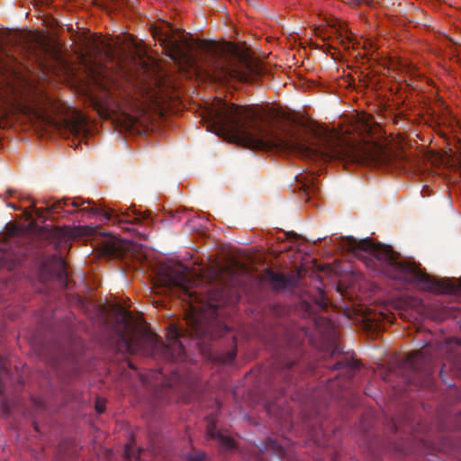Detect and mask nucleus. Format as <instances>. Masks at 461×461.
Masks as SVG:
<instances>
[{
    "label": "nucleus",
    "instance_id": "nucleus-18",
    "mask_svg": "<svg viewBox=\"0 0 461 461\" xmlns=\"http://www.w3.org/2000/svg\"><path fill=\"white\" fill-rule=\"evenodd\" d=\"M428 288H429V289H431V290H433V291H435V292H443V290H441L440 288L436 287V286H434V285H432V286H428Z\"/></svg>",
    "mask_w": 461,
    "mask_h": 461
},
{
    "label": "nucleus",
    "instance_id": "nucleus-20",
    "mask_svg": "<svg viewBox=\"0 0 461 461\" xmlns=\"http://www.w3.org/2000/svg\"><path fill=\"white\" fill-rule=\"evenodd\" d=\"M208 306H209V307H211V308H214V307H216L217 305H216V304H214V303H208Z\"/></svg>",
    "mask_w": 461,
    "mask_h": 461
},
{
    "label": "nucleus",
    "instance_id": "nucleus-5",
    "mask_svg": "<svg viewBox=\"0 0 461 461\" xmlns=\"http://www.w3.org/2000/svg\"><path fill=\"white\" fill-rule=\"evenodd\" d=\"M353 253L359 257L362 251H366L375 257L378 260L393 264L397 261L396 254L391 247L375 244L371 240H362L353 247Z\"/></svg>",
    "mask_w": 461,
    "mask_h": 461
},
{
    "label": "nucleus",
    "instance_id": "nucleus-8",
    "mask_svg": "<svg viewBox=\"0 0 461 461\" xmlns=\"http://www.w3.org/2000/svg\"><path fill=\"white\" fill-rule=\"evenodd\" d=\"M21 112L32 121H47L49 119L47 109L39 103L23 105Z\"/></svg>",
    "mask_w": 461,
    "mask_h": 461
},
{
    "label": "nucleus",
    "instance_id": "nucleus-14",
    "mask_svg": "<svg viewBox=\"0 0 461 461\" xmlns=\"http://www.w3.org/2000/svg\"><path fill=\"white\" fill-rule=\"evenodd\" d=\"M93 45H94L95 50L97 52L108 51L106 50V44L104 43V40H102L99 37L96 40H95V41L93 42Z\"/></svg>",
    "mask_w": 461,
    "mask_h": 461
},
{
    "label": "nucleus",
    "instance_id": "nucleus-16",
    "mask_svg": "<svg viewBox=\"0 0 461 461\" xmlns=\"http://www.w3.org/2000/svg\"><path fill=\"white\" fill-rule=\"evenodd\" d=\"M95 410L97 412H103L104 411V403L102 402H97L95 404Z\"/></svg>",
    "mask_w": 461,
    "mask_h": 461
},
{
    "label": "nucleus",
    "instance_id": "nucleus-4",
    "mask_svg": "<svg viewBox=\"0 0 461 461\" xmlns=\"http://www.w3.org/2000/svg\"><path fill=\"white\" fill-rule=\"evenodd\" d=\"M117 315L124 326V332L122 335V347L129 353H135L142 350L144 346L156 347L158 338L155 334L145 331L142 323L135 320L125 309L119 307Z\"/></svg>",
    "mask_w": 461,
    "mask_h": 461
},
{
    "label": "nucleus",
    "instance_id": "nucleus-19",
    "mask_svg": "<svg viewBox=\"0 0 461 461\" xmlns=\"http://www.w3.org/2000/svg\"><path fill=\"white\" fill-rule=\"evenodd\" d=\"M345 3H348L350 5H356L357 4V0H342Z\"/></svg>",
    "mask_w": 461,
    "mask_h": 461
},
{
    "label": "nucleus",
    "instance_id": "nucleus-1",
    "mask_svg": "<svg viewBox=\"0 0 461 461\" xmlns=\"http://www.w3.org/2000/svg\"><path fill=\"white\" fill-rule=\"evenodd\" d=\"M207 128L217 135L228 136L249 149L276 148L315 158L339 159L357 162L385 163L387 149L375 141L366 140L364 133L372 131V117H358L354 131H329L317 122H311L303 131L278 132L255 119L244 106H235L221 99L214 100L206 108Z\"/></svg>",
    "mask_w": 461,
    "mask_h": 461
},
{
    "label": "nucleus",
    "instance_id": "nucleus-15",
    "mask_svg": "<svg viewBox=\"0 0 461 461\" xmlns=\"http://www.w3.org/2000/svg\"><path fill=\"white\" fill-rule=\"evenodd\" d=\"M68 201H58L54 203L51 206H48L47 209L51 212H59V209H62L63 206L67 205Z\"/></svg>",
    "mask_w": 461,
    "mask_h": 461
},
{
    "label": "nucleus",
    "instance_id": "nucleus-17",
    "mask_svg": "<svg viewBox=\"0 0 461 461\" xmlns=\"http://www.w3.org/2000/svg\"><path fill=\"white\" fill-rule=\"evenodd\" d=\"M80 130H81V122H77V124H75L72 127V131H73V132H79Z\"/></svg>",
    "mask_w": 461,
    "mask_h": 461
},
{
    "label": "nucleus",
    "instance_id": "nucleus-3",
    "mask_svg": "<svg viewBox=\"0 0 461 461\" xmlns=\"http://www.w3.org/2000/svg\"><path fill=\"white\" fill-rule=\"evenodd\" d=\"M160 282L166 286L178 287L180 298L189 304V310L185 314L186 322L193 328L198 327L205 315V303L203 300L191 291L193 283L190 279L191 273L187 268L177 267L175 269H167L165 273H159Z\"/></svg>",
    "mask_w": 461,
    "mask_h": 461
},
{
    "label": "nucleus",
    "instance_id": "nucleus-2",
    "mask_svg": "<svg viewBox=\"0 0 461 461\" xmlns=\"http://www.w3.org/2000/svg\"><path fill=\"white\" fill-rule=\"evenodd\" d=\"M207 50L210 58L203 70L216 81L225 82L230 78L249 81L258 74V66L248 50L234 43L211 44Z\"/></svg>",
    "mask_w": 461,
    "mask_h": 461
},
{
    "label": "nucleus",
    "instance_id": "nucleus-13",
    "mask_svg": "<svg viewBox=\"0 0 461 461\" xmlns=\"http://www.w3.org/2000/svg\"><path fill=\"white\" fill-rule=\"evenodd\" d=\"M337 31L339 33L340 37H345L348 41H354L353 33L349 32L348 28L344 23H339L338 24Z\"/></svg>",
    "mask_w": 461,
    "mask_h": 461
},
{
    "label": "nucleus",
    "instance_id": "nucleus-11",
    "mask_svg": "<svg viewBox=\"0 0 461 461\" xmlns=\"http://www.w3.org/2000/svg\"><path fill=\"white\" fill-rule=\"evenodd\" d=\"M100 244L102 252L106 255L115 254L121 248L119 240L112 236L103 237Z\"/></svg>",
    "mask_w": 461,
    "mask_h": 461
},
{
    "label": "nucleus",
    "instance_id": "nucleus-10",
    "mask_svg": "<svg viewBox=\"0 0 461 461\" xmlns=\"http://www.w3.org/2000/svg\"><path fill=\"white\" fill-rule=\"evenodd\" d=\"M178 330L176 327L168 330L167 334V350L170 352L171 357L178 356L181 352V343L178 340Z\"/></svg>",
    "mask_w": 461,
    "mask_h": 461
},
{
    "label": "nucleus",
    "instance_id": "nucleus-9",
    "mask_svg": "<svg viewBox=\"0 0 461 461\" xmlns=\"http://www.w3.org/2000/svg\"><path fill=\"white\" fill-rule=\"evenodd\" d=\"M82 65L88 69L94 77V80L97 85L100 86V87H105L104 84L103 83V79L101 77L103 74V68L99 67V65L92 59L91 57H86L85 55H82L80 57Z\"/></svg>",
    "mask_w": 461,
    "mask_h": 461
},
{
    "label": "nucleus",
    "instance_id": "nucleus-6",
    "mask_svg": "<svg viewBox=\"0 0 461 461\" xmlns=\"http://www.w3.org/2000/svg\"><path fill=\"white\" fill-rule=\"evenodd\" d=\"M118 123L127 130L136 125H144L146 122L144 113L139 108L132 105H120L118 112L113 111Z\"/></svg>",
    "mask_w": 461,
    "mask_h": 461
},
{
    "label": "nucleus",
    "instance_id": "nucleus-12",
    "mask_svg": "<svg viewBox=\"0 0 461 461\" xmlns=\"http://www.w3.org/2000/svg\"><path fill=\"white\" fill-rule=\"evenodd\" d=\"M86 228H77L72 230L69 227H59L54 230L55 235L59 237L66 238L68 236H76L78 234H84Z\"/></svg>",
    "mask_w": 461,
    "mask_h": 461
},
{
    "label": "nucleus",
    "instance_id": "nucleus-7",
    "mask_svg": "<svg viewBox=\"0 0 461 461\" xmlns=\"http://www.w3.org/2000/svg\"><path fill=\"white\" fill-rule=\"evenodd\" d=\"M106 218L108 220L114 221L115 222H135L140 220L141 214L135 209L129 208L127 210L119 212L111 210L106 212Z\"/></svg>",
    "mask_w": 461,
    "mask_h": 461
}]
</instances>
